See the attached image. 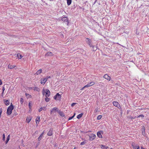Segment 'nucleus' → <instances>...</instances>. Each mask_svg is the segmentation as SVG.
Instances as JSON below:
<instances>
[{
  "label": "nucleus",
  "instance_id": "49",
  "mask_svg": "<svg viewBox=\"0 0 149 149\" xmlns=\"http://www.w3.org/2000/svg\"><path fill=\"white\" fill-rule=\"evenodd\" d=\"M97 0H96L95 1V2H94V3H95V2H96V1H97Z\"/></svg>",
  "mask_w": 149,
  "mask_h": 149
},
{
  "label": "nucleus",
  "instance_id": "9",
  "mask_svg": "<svg viewBox=\"0 0 149 149\" xmlns=\"http://www.w3.org/2000/svg\"><path fill=\"white\" fill-rule=\"evenodd\" d=\"M113 104L114 106L119 108L120 107V105L118 102H113Z\"/></svg>",
  "mask_w": 149,
  "mask_h": 149
},
{
  "label": "nucleus",
  "instance_id": "35",
  "mask_svg": "<svg viewBox=\"0 0 149 149\" xmlns=\"http://www.w3.org/2000/svg\"><path fill=\"white\" fill-rule=\"evenodd\" d=\"M3 140L4 141L5 140V135L4 134H3Z\"/></svg>",
  "mask_w": 149,
  "mask_h": 149
},
{
  "label": "nucleus",
  "instance_id": "36",
  "mask_svg": "<svg viewBox=\"0 0 149 149\" xmlns=\"http://www.w3.org/2000/svg\"><path fill=\"white\" fill-rule=\"evenodd\" d=\"M76 104V103H72L71 104V106H72V107H73V106H74V105H75V104Z\"/></svg>",
  "mask_w": 149,
  "mask_h": 149
},
{
  "label": "nucleus",
  "instance_id": "41",
  "mask_svg": "<svg viewBox=\"0 0 149 149\" xmlns=\"http://www.w3.org/2000/svg\"><path fill=\"white\" fill-rule=\"evenodd\" d=\"M137 146H138V145H136V146H135L134 147V148H135V149H136V147Z\"/></svg>",
  "mask_w": 149,
  "mask_h": 149
},
{
  "label": "nucleus",
  "instance_id": "11",
  "mask_svg": "<svg viewBox=\"0 0 149 149\" xmlns=\"http://www.w3.org/2000/svg\"><path fill=\"white\" fill-rule=\"evenodd\" d=\"M100 146V148L102 149H107L108 148V147L107 146L101 145Z\"/></svg>",
  "mask_w": 149,
  "mask_h": 149
},
{
  "label": "nucleus",
  "instance_id": "42",
  "mask_svg": "<svg viewBox=\"0 0 149 149\" xmlns=\"http://www.w3.org/2000/svg\"><path fill=\"white\" fill-rule=\"evenodd\" d=\"M2 82L1 80H0V85L2 84Z\"/></svg>",
  "mask_w": 149,
  "mask_h": 149
},
{
  "label": "nucleus",
  "instance_id": "44",
  "mask_svg": "<svg viewBox=\"0 0 149 149\" xmlns=\"http://www.w3.org/2000/svg\"><path fill=\"white\" fill-rule=\"evenodd\" d=\"M136 149H140L139 147V146H137L136 147Z\"/></svg>",
  "mask_w": 149,
  "mask_h": 149
},
{
  "label": "nucleus",
  "instance_id": "43",
  "mask_svg": "<svg viewBox=\"0 0 149 149\" xmlns=\"http://www.w3.org/2000/svg\"><path fill=\"white\" fill-rule=\"evenodd\" d=\"M45 79H46V80H47L48 79V76L46 77L45 78Z\"/></svg>",
  "mask_w": 149,
  "mask_h": 149
},
{
  "label": "nucleus",
  "instance_id": "14",
  "mask_svg": "<svg viewBox=\"0 0 149 149\" xmlns=\"http://www.w3.org/2000/svg\"><path fill=\"white\" fill-rule=\"evenodd\" d=\"M47 81L46 79H45V78L43 79H42L41 81V83L43 85H44L46 81Z\"/></svg>",
  "mask_w": 149,
  "mask_h": 149
},
{
  "label": "nucleus",
  "instance_id": "25",
  "mask_svg": "<svg viewBox=\"0 0 149 149\" xmlns=\"http://www.w3.org/2000/svg\"><path fill=\"white\" fill-rule=\"evenodd\" d=\"M59 113L60 115L61 116L63 117L64 116V114L63 112L59 111Z\"/></svg>",
  "mask_w": 149,
  "mask_h": 149
},
{
  "label": "nucleus",
  "instance_id": "39",
  "mask_svg": "<svg viewBox=\"0 0 149 149\" xmlns=\"http://www.w3.org/2000/svg\"><path fill=\"white\" fill-rule=\"evenodd\" d=\"M30 104H31V103L30 102H29V107L30 108H31V105H30Z\"/></svg>",
  "mask_w": 149,
  "mask_h": 149
},
{
  "label": "nucleus",
  "instance_id": "15",
  "mask_svg": "<svg viewBox=\"0 0 149 149\" xmlns=\"http://www.w3.org/2000/svg\"><path fill=\"white\" fill-rule=\"evenodd\" d=\"M4 102L5 103L6 105H8L9 104V101L8 100H3Z\"/></svg>",
  "mask_w": 149,
  "mask_h": 149
},
{
  "label": "nucleus",
  "instance_id": "16",
  "mask_svg": "<svg viewBox=\"0 0 149 149\" xmlns=\"http://www.w3.org/2000/svg\"><path fill=\"white\" fill-rule=\"evenodd\" d=\"M46 110V108L45 107H41L39 109V112H40L42 110L45 111Z\"/></svg>",
  "mask_w": 149,
  "mask_h": 149
},
{
  "label": "nucleus",
  "instance_id": "28",
  "mask_svg": "<svg viewBox=\"0 0 149 149\" xmlns=\"http://www.w3.org/2000/svg\"><path fill=\"white\" fill-rule=\"evenodd\" d=\"M17 56L19 58H21L22 57V55L20 54H17Z\"/></svg>",
  "mask_w": 149,
  "mask_h": 149
},
{
  "label": "nucleus",
  "instance_id": "40",
  "mask_svg": "<svg viewBox=\"0 0 149 149\" xmlns=\"http://www.w3.org/2000/svg\"><path fill=\"white\" fill-rule=\"evenodd\" d=\"M85 144V142H82L80 144L81 145H82Z\"/></svg>",
  "mask_w": 149,
  "mask_h": 149
},
{
  "label": "nucleus",
  "instance_id": "20",
  "mask_svg": "<svg viewBox=\"0 0 149 149\" xmlns=\"http://www.w3.org/2000/svg\"><path fill=\"white\" fill-rule=\"evenodd\" d=\"M31 118L30 117H27L26 120V121L28 123H29L31 120Z\"/></svg>",
  "mask_w": 149,
  "mask_h": 149
},
{
  "label": "nucleus",
  "instance_id": "8",
  "mask_svg": "<svg viewBox=\"0 0 149 149\" xmlns=\"http://www.w3.org/2000/svg\"><path fill=\"white\" fill-rule=\"evenodd\" d=\"M103 133V131H100L97 132V136L100 138H102V136L101 135V134H102Z\"/></svg>",
  "mask_w": 149,
  "mask_h": 149
},
{
  "label": "nucleus",
  "instance_id": "17",
  "mask_svg": "<svg viewBox=\"0 0 149 149\" xmlns=\"http://www.w3.org/2000/svg\"><path fill=\"white\" fill-rule=\"evenodd\" d=\"M42 72V70L41 69H40L36 73V75H38L40 74Z\"/></svg>",
  "mask_w": 149,
  "mask_h": 149
},
{
  "label": "nucleus",
  "instance_id": "46",
  "mask_svg": "<svg viewBox=\"0 0 149 149\" xmlns=\"http://www.w3.org/2000/svg\"><path fill=\"white\" fill-rule=\"evenodd\" d=\"M141 149H145L144 148H143V147H141Z\"/></svg>",
  "mask_w": 149,
  "mask_h": 149
},
{
  "label": "nucleus",
  "instance_id": "12",
  "mask_svg": "<svg viewBox=\"0 0 149 149\" xmlns=\"http://www.w3.org/2000/svg\"><path fill=\"white\" fill-rule=\"evenodd\" d=\"M104 78L107 80H109V81L110 80V77L107 74H105L104 76Z\"/></svg>",
  "mask_w": 149,
  "mask_h": 149
},
{
  "label": "nucleus",
  "instance_id": "30",
  "mask_svg": "<svg viewBox=\"0 0 149 149\" xmlns=\"http://www.w3.org/2000/svg\"><path fill=\"white\" fill-rule=\"evenodd\" d=\"M75 114V113H74V115L72 116L69 117L68 118V120H70L72 119V118H73L74 117V116Z\"/></svg>",
  "mask_w": 149,
  "mask_h": 149
},
{
  "label": "nucleus",
  "instance_id": "23",
  "mask_svg": "<svg viewBox=\"0 0 149 149\" xmlns=\"http://www.w3.org/2000/svg\"><path fill=\"white\" fill-rule=\"evenodd\" d=\"M83 114V113H82L79 114L77 116V118L79 119L82 116Z\"/></svg>",
  "mask_w": 149,
  "mask_h": 149
},
{
  "label": "nucleus",
  "instance_id": "48",
  "mask_svg": "<svg viewBox=\"0 0 149 149\" xmlns=\"http://www.w3.org/2000/svg\"><path fill=\"white\" fill-rule=\"evenodd\" d=\"M48 79L50 78V76H48Z\"/></svg>",
  "mask_w": 149,
  "mask_h": 149
},
{
  "label": "nucleus",
  "instance_id": "5",
  "mask_svg": "<svg viewBox=\"0 0 149 149\" xmlns=\"http://www.w3.org/2000/svg\"><path fill=\"white\" fill-rule=\"evenodd\" d=\"M45 96L46 97H49L50 94V92L49 90L48 89H46L45 90Z\"/></svg>",
  "mask_w": 149,
  "mask_h": 149
},
{
  "label": "nucleus",
  "instance_id": "38",
  "mask_svg": "<svg viewBox=\"0 0 149 149\" xmlns=\"http://www.w3.org/2000/svg\"><path fill=\"white\" fill-rule=\"evenodd\" d=\"M45 90H44V89H43V91H42V94L43 95H44V94H45Z\"/></svg>",
  "mask_w": 149,
  "mask_h": 149
},
{
  "label": "nucleus",
  "instance_id": "4",
  "mask_svg": "<svg viewBox=\"0 0 149 149\" xmlns=\"http://www.w3.org/2000/svg\"><path fill=\"white\" fill-rule=\"evenodd\" d=\"M96 137V135L94 134H91L89 136V140L90 141H92Z\"/></svg>",
  "mask_w": 149,
  "mask_h": 149
},
{
  "label": "nucleus",
  "instance_id": "18",
  "mask_svg": "<svg viewBox=\"0 0 149 149\" xmlns=\"http://www.w3.org/2000/svg\"><path fill=\"white\" fill-rule=\"evenodd\" d=\"M40 117H38L36 118V123L37 124V125H38V123L37 122H39L40 121Z\"/></svg>",
  "mask_w": 149,
  "mask_h": 149
},
{
  "label": "nucleus",
  "instance_id": "32",
  "mask_svg": "<svg viewBox=\"0 0 149 149\" xmlns=\"http://www.w3.org/2000/svg\"><path fill=\"white\" fill-rule=\"evenodd\" d=\"M102 117V116L101 115H99L97 116V120H100L101 118Z\"/></svg>",
  "mask_w": 149,
  "mask_h": 149
},
{
  "label": "nucleus",
  "instance_id": "6",
  "mask_svg": "<svg viewBox=\"0 0 149 149\" xmlns=\"http://www.w3.org/2000/svg\"><path fill=\"white\" fill-rule=\"evenodd\" d=\"M62 21L63 22H66L67 23L66 24L68 25V19L67 17H63L62 19Z\"/></svg>",
  "mask_w": 149,
  "mask_h": 149
},
{
  "label": "nucleus",
  "instance_id": "13",
  "mask_svg": "<svg viewBox=\"0 0 149 149\" xmlns=\"http://www.w3.org/2000/svg\"><path fill=\"white\" fill-rule=\"evenodd\" d=\"M52 129H50L48 132L47 135L49 136H51L52 134Z\"/></svg>",
  "mask_w": 149,
  "mask_h": 149
},
{
  "label": "nucleus",
  "instance_id": "29",
  "mask_svg": "<svg viewBox=\"0 0 149 149\" xmlns=\"http://www.w3.org/2000/svg\"><path fill=\"white\" fill-rule=\"evenodd\" d=\"M24 102V99L23 98H21L20 100V102L21 104H22Z\"/></svg>",
  "mask_w": 149,
  "mask_h": 149
},
{
  "label": "nucleus",
  "instance_id": "21",
  "mask_svg": "<svg viewBox=\"0 0 149 149\" xmlns=\"http://www.w3.org/2000/svg\"><path fill=\"white\" fill-rule=\"evenodd\" d=\"M15 65H8V67L10 69H12L14 68L15 67Z\"/></svg>",
  "mask_w": 149,
  "mask_h": 149
},
{
  "label": "nucleus",
  "instance_id": "27",
  "mask_svg": "<svg viewBox=\"0 0 149 149\" xmlns=\"http://www.w3.org/2000/svg\"><path fill=\"white\" fill-rule=\"evenodd\" d=\"M87 39V40L86 41V42L88 44V43H90L91 42V40L90 39H88V38H86Z\"/></svg>",
  "mask_w": 149,
  "mask_h": 149
},
{
  "label": "nucleus",
  "instance_id": "19",
  "mask_svg": "<svg viewBox=\"0 0 149 149\" xmlns=\"http://www.w3.org/2000/svg\"><path fill=\"white\" fill-rule=\"evenodd\" d=\"M52 55V53L51 52H49L46 53L45 55L47 56H51Z\"/></svg>",
  "mask_w": 149,
  "mask_h": 149
},
{
  "label": "nucleus",
  "instance_id": "52",
  "mask_svg": "<svg viewBox=\"0 0 149 149\" xmlns=\"http://www.w3.org/2000/svg\"><path fill=\"white\" fill-rule=\"evenodd\" d=\"M74 149H76V148L75 147L74 148Z\"/></svg>",
  "mask_w": 149,
  "mask_h": 149
},
{
  "label": "nucleus",
  "instance_id": "34",
  "mask_svg": "<svg viewBox=\"0 0 149 149\" xmlns=\"http://www.w3.org/2000/svg\"><path fill=\"white\" fill-rule=\"evenodd\" d=\"M88 44L90 47H94V46H93L92 45L91 42L90 43H88Z\"/></svg>",
  "mask_w": 149,
  "mask_h": 149
},
{
  "label": "nucleus",
  "instance_id": "37",
  "mask_svg": "<svg viewBox=\"0 0 149 149\" xmlns=\"http://www.w3.org/2000/svg\"><path fill=\"white\" fill-rule=\"evenodd\" d=\"M5 90V88L4 87H3L2 88L3 93H4V91Z\"/></svg>",
  "mask_w": 149,
  "mask_h": 149
},
{
  "label": "nucleus",
  "instance_id": "47",
  "mask_svg": "<svg viewBox=\"0 0 149 149\" xmlns=\"http://www.w3.org/2000/svg\"><path fill=\"white\" fill-rule=\"evenodd\" d=\"M3 92H2L1 93L2 96H3Z\"/></svg>",
  "mask_w": 149,
  "mask_h": 149
},
{
  "label": "nucleus",
  "instance_id": "33",
  "mask_svg": "<svg viewBox=\"0 0 149 149\" xmlns=\"http://www.w3.org/2000/svg\"><path fill=\"white\" fill-rule=\"evenodd\" d=\"M144 117V116L143 115L141 114L139 115L138 117V118H143Z\"/></svg>",
  "mask_w": 149,
  "mask_h": 149
},
{
  "label": "nucleus",
  "instance_id": "7",
  "mask_svg": "<svg viewBox=\"0 0 149 149\" xmlns=\"http://www.w3.org/2000/svg\"><path fill=\"white\" fill-rule=\"evenodd\" d=\"M58 111V108L56 107H54L53 108L52 110H51V114H52L56 112V111Z\"/></svg>",
  "mask_w": 149,
  "mask_h": 149
},
{
  "label": "nucleus",
  "instance_id": "10",
  "mask_svg": "<svg viewBox=\"0 0 149 149\" xmlns=\"http://www.w3.org/2000/svg\"><path fill=\"white\" fill-rule=\"evenodd\" d=\"M44 133V131H43L41 133V134L39 136V137L38 138V141H40L42 138V137L43 136V135Z\"/></svg>",
  "mask_w": 149,
  "mask_h": 149
},
{
  "label": "nucleus",
  "instance_id": "24",
  "mask_svg": "<svg viewBox=\"0 0 149 149\" xmlns=\"http://www.w3.org/2000/svg\"><path fill=\"white\" fill-rule=\"evenodd\" d=\"M10 138V135H8V136L7 137L6 141V144H7L8 143V141L9 140Z\"/></svg>",
  "mask_w": 149,
  "mask_h": 149
},
{
  "label": "nucleus",
  "instance_id": "45",
  "mask_svg": "<svg viewBox=\"0 0 149 149\" xmlns=\"http://www.w3.org/2000/svg\"><path fill=\"white\" fill-rule=\"evenodd\" d=\"M131 118L132 119H134V118H133V117H131Z\"/></svg>",
  "mask_w": 149,
  "mask_h": 149
},
{
  "label": "nucleus",
  "instance_id": "53",
  "mask_svg": "<svg viewBox=\"0 0 149 149\" xmlns=\"http://www.w3.org/2000/svg\"><path fill=\"white\" fill-rule=\"evenodd\" d=\"M50 1H52V0H50Z\"/></svg>",
  "mask_w": 149,
  "mask_h": 149
},
{
  "label": "nucleus",
  "instance_id": "3",
  "mask_svg": "<svg viewBox=\"0 0 149 149\" xmlns=\"http://www.w3.org/2000/svg\"><path fill=\"white\" fill-rule=\"evenodd\" d=\"M61 97V96L58 93H57L56 95L54 96V98L55 100H59Z\"/></svg>",
  "mask_w": 149,
  "mask_h": 149
},
{
  "label": "nucleus",
  "instance_id": "2",
  "mask_svg": "<svg viewBox=\"0 0 149 149\" xmlns=\"http://www.w3.org/2000/svg\"><path fill=\"white\" fill-rule=\"evenodd\" d=\"M95 84L94 82L92 81L90 83L88 84H87L86 85H85L84 86L83 88H82L81 90L84 89V88L86 87H89L90 86H92L93 85Z\"/></svg>",
  "mask_w": 149,
  "mask_h": 149
},
{
  "label": "nucleus",
  "instance_id": "50",
  "mask_svg": "<svg viewBox=\"0 0 149 149\" xmlns=\"http://www.w3.org/2000/svg\"><path fill=\"white\" fill-rule=\"evenodd\" d=\"M37 132H38V131H36L35 132V133H37Z\"/></svg>",
  "mask_w": 149,
  "mask_h": 149
},
{
  "label": "nucleus",
  "instance_id": "51",
  "mask_svg": "<svg viewBox=\"0 0 149 149\" xmlns=\"http://www.w3.org/2000/svg\"><path fill=\"white\" fill-rule=\"evenodd\" d=\"M37 132H38V131H36L35 132V133H37Z\"/></svg>",
  "mask_w": 149,
  "mask_h": 149
},
{
  "label": "nucleus",
  "instance_id": "26",
  "mask_svg": "<svg viewBox=\"0 0 149 149\" xmlns=\"http://www.w3.org/2000/svg\"><path fill=\"white\" fill-rule=\"evenodd\" d=\"M25 95L26 97L27 98H28L29 97H31V95H30L28 93H26Z\"/></svg>",
  "mask_w": 149,
  "mask_h": 149
},
{
  "label": "nucleus",
  "instance_id": "1",
  "mask_svg": "<svg viewBox=\"0 0 149 149\" xmlns=\"http://www.w3.org/2000/svg\"><path fill=\"white\" fill-rule=\"evenodd\" d=\"M13 106L12 105V103H11V105L7 109V114L8 115H10L13 109Z\"/></svg>",
  "mask_w": 149,
  "mask_h": 149
},
{
  "label": "nucleus",
  "instance_id": "22",
  "mask_svg": "<svg viewBox=\"0 0 149 149\" xmlns=\"http://www.w3.org/2000/svg\"><path fill=\"white\" fill-rule=\"evenodd\" d=\"M72 2V0H67V3L68 6L71 4Z\"/></svg>",
  "mask_w": 149,
  "mask_h": 149
},
{
  "label": "nucleus",
  "instance_id": "31",
  "mask_svg": "<svg viewBox=\"0 0 149 149\" xmlns=\"http://www.w3.org/2000/svg\"><path fill=\"white\" fill-rule=\"evenodd\" d=\"M45 100L47 102H48L49 101L50 99L49 98L46 97V98H45Z\"/></svg>",
  "mask_w": 149,
  "mask_h": 149
}]
</instances>
